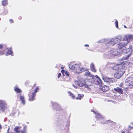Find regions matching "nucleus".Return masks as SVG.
I'll return each mask as SVG.
<instances>
[{
	"mask_svg": "<svg viewBox=\"0 0 133 133\" xmlns=\"http://www.w3.org/2000/svg\"><path fill=\"white\" fill-rule=\"evenodd\" d=\"M126 63L125 62H123L120 64H115L112 67V68L113 70L118 71L120 70V69H122V68H123V69H125L127 65Z\"/></svg>",
	"mask_w": 133,
	"mask_h": 133,
	"instance_id": "1",
	"label": "nucleus"
},
{
	"mask_svg": "<svg viewBox=\"0 0 133 133\" xmlns=\"http://www.w3.org/2000/svg\"><path fill=\"white\" fill-rule=\"evenodd\" d=\"M106 124H108V127L111 130H114L116 128L117 125L116 123L115 122L109 120H107L105 122Z\"/></svg>",
	"mask_w": 133,
	"mask_h": 133,
	"instance_id": "2",
	"label": "nucleus"
},
{
	"mask_svg": "<svg viewBox=\"0 0 133 133\" xmlns=\"http://www.w3.org/2000/svg\"><path fill=\"white\" fill-rule=\"evenodd\" d=\"M125 83L129 88H133V77H128L125 80Z\"/></svg>",
	"mask_w": 133,
	"mask_h": 133,
	"instance_id": "3",
	"label": "nucleus"
},
{
	"mask_svg": "<svg viewBox=\"0 0 133 133\" xmlns=\"http://www.w3.org/2000/svg\"><path fill=\"white\" fill-rule=\"evenodd\" d=\"M125 69H123L122 68V69H120L117 72H115L114 74V76L115 78L119 79L122 77L125 72Z\"/></svg>",
	"mask_w": 133,
	"mask_h": 133,
	"instance_id": "4",
	"label": "nucleus"
},
{
	"mask_svg": "<svg viewBox=\"0 0 133 133\" xmlns=\"http://www.w3.org/2000/svg\"><path fill=\"white\" fill-rule=\"evenodd\" d=\"M94 80V83L96 85H101L102 84V81L101 79L97 75L95 76V77L94 76L92 78Z\"/></svg>",
	"mask_w": 133,
	"mask_h": 133,
	"instance_id": "5",
	"label": "nucleus"
},
{
	"mask_svg": "<svg viewBox=\"0 0 133 133\" xmlns=\"http://www.w3.org/2000/svg\"><path fill=\"white\" fill-rule=\"evenodd\" d=\"M6 104L5 102L0 100V110L4 112L5 110Z\"/></svg>",
	"mask_w": 133,
	"mask_h": 133,
	"instance_id": "6",
	"label": "nucleus"
},
{
	"mask_svg": "<svg viewBox=\"0 0 133 133\" xmlns=\"http://www.w3.org/2000/svg\"><path fill=\"white\" fill-rule=\"evenodd\" d=\"M69 68L72 70L76 69V71H79L80 69V66L78 64H74L72 65H70Z\"/></svg>",
	"mask_w": 133,
	"mask_h": 133,
	"instance_id": "7",
	"label": "nucleus"
},
{
	"mask_svg": "<svg viewBox=\"0 0 133 133\" xmlns=\"http://www.w3.org/2000/svg\"><path fill=\"white\" fill-rule=\"evenodd\" d=\"M104 82L109 83L114 82H115V80L112 78L105 77L103 79Z\"/></svg>",
	"mask_w": 133,
	"mask_h": 133,
	"instance_id": "8",
	"label": "nucleus"
},
{
	"mask_svg": "<svg viewBox=\"0 0 133 133\" xmlns=\"http://www.w3.org/2000/svg\"><path fill=\"white\" fill-rule=\"evenodd\" d=\"M118 40L119 41V39H118L116 38L114 39L112 38L108 42V44L112 46H113L117 43L116 42L118 41Z\"/></svg>",
	"mask_w": 133,
	"mask_h": 133,
	"instance_id": "9",
	"label": "nucleus"
},
{
	"mask_svg": "<svg viewBox=\"0 0 133 133\" xmlns=\"http://www.w3.org/2000/svg\"><path fill=\"white\" fill-rule=\"evenodd\" d=\"M128 44V42L125 43L123 42L120 43L118 44V47L119 49H121L124 47H126L125 46H127Z\"/></svg>",
	"mask_w": 133,
	"mask_h": 133,
	"instance_id": "10",
	"label": "nucleus"
},
{
	"mask_svg": "<svg viewBox=\"0 0 133 133\" xmlns=\"http://www.w3.org/2000/svg\"><path fill=\"white\" fill-rule=\"evenodd\" d=\"M29 96V100L30 101H32L34 100L36 94H35L33 92L32 93L31 95H30V94L29 93L28 94Z\"/></svg>",
	"mask_w": 133,
	"mask_h": 133,
	"instance_id": "11",
	"label": "nucleus"
},
{
	"mask_svg": "<svg viewBox=\"0 0 133 133\" xmlns=\"http://www.w3.org/2000/svg\"><path fill=\"white\" fill-rule=\"evenodd\" d=\"M114 90L118 92L120 94H122L123 93V90L121 88L118 87H117L116 88H114Z\"/></svg>",
	"mask_w": 133,
	"mask_h": 133,
	"instance_id": "12",
	"label": "nucleus"
},
{
	"mask_svg": "<svg viewBox=\"0 0 133 133\" xmlns=\"http://www.w3.org/2000/svg\"><path fill=\"white\" fill-rule=\"evenodd\" d=\"M19 99L22 104L23 105H24L25 104V101L24 97L23 94V95L20 94L19 96Z\"/></svg>",
	"mask_w": 133,
	"mask_h": 133,
	"instance_id": "13",
	"label": "nucleus"
},
{
	"mask_svg": "<svg viewBox=\"0 0 133 133\" xmlns=\"http://www.w3.org/2000/svg\"><path fill=\"white\" fill-rule=\"evenodd\" d=\"M103 92H106L109 90V88L107 85H104L101 88Z\"/></svg>",
	"mask_w": 133,
	"mask_h": 133,
	"instance_id": "14",
	"label": "nucleus"
},
{
	"mask_svg": "<svg viewBox=\"0 0 133 133\" xmlns=\"http://www.w3.org/2000/svg\"><path fill=\"white\" fill-rule=\"evenodd\" d=\"M90 69L91 71L94 72H95L96 71V70L94 67V64L92 63L90 65Z\"/></svg>",
	"mask_w": 133,
	"mask_h": 133,
	"instance_id": "15",
	"label": "nucleus"
},
{
	"mask_svg": "<svg viewBox=\"0 0 133 133\" xmlns=\"http://www.w3.org/2000/svg\"><path fill=\"white\" fill-rule=\"evenodd\" d=\"M84 75L87 77H92V78L94 76V75H91L89 71H88L87 72H85L84 74Z\"/></svg>",
	"mask_w": 133,
	"mask_h": 133,
	"instance_id": "16",
	"label": "nucleus"
},
{
	"mask_svg": "<svg viewBox=\"0 0 133 133\" xmlns=\"http://www.w3.org/2000/svg\"><path fill=\"white\" fill-rule=\"evenodd\" d=\"M11 49V48H10V49L8 50L7 52L6 53L5 55L6 56H8L10 55L12 56L13 55V53Z\"/></svg>",
	"mask_w": 133,
	"mask_h": 133,
	"instance_id": "17",
	"label": "nucleus"
},
{
	"mask_svg": "<svg viewBox=\"0 0 133 133\" xmlns=\"http://www.w3.org/2000/svg\"><path fill=\"white\" fill-rule=\"evenodd\" d=\"M84 95L83 94H78V95L77 96L76 98V99L77 100H81L82 98L83 97Z\"/></svg>",
	"mask_w": 133,
	"mask_h": 133,
	"instance_id": "18",
	"label": "nucleus"
},
{
	"mask_svg": "<svg viewBox=\"0 0 133 133\" xmlns=\"http://www.w3.org/2000/svg\"><path fill=\"white\" fill-rule=\"evenodd\" d=\"M14 90L17 93H20L22 91L18 87H15L14 89Z\"/></svg>",
	"mask_w": 133,
	"mask_h": 133,
	"instance_id": "19",
	"label": "nucleus"
},
{
	"mask_svg": "<svg viewBox=\"0 0 133 133\" xmlns=\"http://www.w3.org/2000/svg\"><path fill=\"white\" fill-rule=\"evenodd\" d=\"M131 54L130 53L128 55H127L126 57H123L122 58V60H126V59H129V57L130 56H131Z\"/></svg>",
	"mask_w": 133,
	"mask_h": 133,
	"instance_id": "20",
	"label": "nucleus"
},
{
	"mask_svg": "<svg viewBox=\"0 0 133 133\" xmlns=\"http://www.w3.org/2000/svg\"><path fill=\"white\" fill-rule=\"evenodd\" d=\"M127 41H131L132 40V36L131 35H129L126 37Z\"/></svg>",
	"mask_w": 133,
	"mask_h": 133,
	"instance_id": "21",
	"label": "nucleus"
},
{
	"mask_svg": "<svg viewBox=\"0 0 133 133\" xmlns=\"http://www.w3.org/2000/svg\"><path fill=\"white\" fill-rule=\"evenodd\" d=\"M78 86L82 87L84 85V84L82 82L80 81H77Z\"/></svg>",
	"mask_w": 133,
	"mask_h": 133,
	"instance_id": "22",
	"label": "nucleus"
},
{
	"mask_svg": "<svg viewBox=\"0 0 133 133\" xmlns=\"http://www.w3.org/2000/svg\"><path fill=\"white\" fill-rule=\"evenodd\" d=\"M2 3L3 6L6 5L8 4L7 0H3L2 2Z\"/></svg>",
	"mask_w": 133,
	"mask_h": 133,
	"instance_id": "23",
	"label": "nucleus"
},
{
	"mask_svg": "<svg viewBox=\"0 0 133 133\" xmlns=\"http://www.w3.org/2000/svg\"><path fill=\"white\" fill-rule=\"evenodd\" d=\"M68 93L69 96H70L73 99H76L75 97V95L72 93L70 91H69L68 92Z\"/></svg>",
	"mask_w": 133,
	"mask_h": 133,
	"instance_id": "24",
	"label": "nucleus"
},
{
	"mask_svg": "<svg viewBox=\"0 0 133 133\" xmlns=\"http://www.w3.org/2000/svg\"><path fill=\"white\" fill-rule=\"evenodd\" d=\"M79 70H80V71H76V72L77 73H78V74H79V73H81L82 72L84 71V68H80Z\"/></svg>",
	"mask_w": 133,
	"mask_h": 133,
	"instance_id": "25",
	"label": "nucleus"
},
{
	"mask_svg": "<svg viewBox=\"0 0 133 133\" xmlns=\"http://www.w3.org/2000/svg\"><path fill=\"white\" fill-rule=\"evenodd\" d=\"M5 54L4 50H0V55H2Z\"/></svg>",
	"mask_w": 133,
	"mask_h": 133,
	"instance_id": "26",
	"label": "nucleus"
},
{
	"mask_svg": "<svg viewBox=\"0 0 133 133\" xmlns=\"http://www.w3.org/2000/svg\"><path fill=\"white\" fill-rule=\"evenodd\" d=\"M39 89V88L38 87H37L35 89V90L33 92V93H34L35 94L37 92Z\"/></svg>",
	"mask_w": 133,
	"mask_h": 133,
	"instance_id": "27",
	"label": "nucleus"
},
{
	"mask_svg": "<svg viewBox=\"0 0 133 133\" xmlns=\"http://www.w3.org/2000/svg\"><path fill=\"white\" fill-rule=\"evenodd\" d=\"M127 50H128V51L129 52L130 51L129 50V48H128L127 49H125L124 50H123V52L124 53H126V54H127V53H128V52H127Z\"/></svg>",
	"mask_w": 133,
	"mask_h": 133,
	"instance_id": "28",
	"label": "nucleus"
},
{
	"mask_svg": "<svg viewBox=\"0 0 133 133\" xmlns=\"http://www.w3.org/2000/svg\"><path fill=\"white\" fill-rule=\"evenodd\" d=\"M121 133H130V132L129 130H127L126 131H122Z\"/></svg>",
	"mask_w": 133,
	"mask_h": 133,
	"instance_id": "29",
	"label": "nucleus"
},
{
	"mask_svg": "<svg viewBox=\"0 0 133 133\" xmlns=\"http://www.w3.org/2000/svg\"><path fill=\"white\" fill-rule=\"evenodd\" d=\"M115 26L116 28H118V23L117 20H116L115 21Z\"/></svg>",
	"mask_w": 133,
	"mask_h": 133,
	"instance_id": "30",
	"label": "nucleus"
},
{
	"mask_svg": "<svg viewBox=\"0 0 133 133\" xmlns=\"http://www.w3.org/2000/svg\"><path fill=\"white\" fill-rule=\"evenodd\" d=\"M65 74L66 75L68 76V77L69 76V73L68 72L66 71H65Z\"/></svg>",
	"mask_w": 133,
	"mask_h": 133,
	"instance_id": "31",
	"label": "nucleus"
},
{
	"mask_svg": "<svg viewBox=\"0 0 133 133\" xmlns=\"http://www.w3.org/2000/svg\"><path fill=\"white\" fill-rule=\"evenodd\" d=\"M30 82L28 81H27L25 82V84L27 86L29 84Z\"/></svg>",
	"mask_w": 133,
	"mask_h": 133,
	"instance_id": "32",
	"label": "nucleus"
},
{
	"mask_svg": "<svg viewBox=\"0 0 133 133\" xmlns=\"http://www.w3.org/2000/svg\"><path fill=\"white\" fill-rule=\"evenodd\" d=\"M85 88H87L88 90H89L90 89L88 87V85H86L85 86Z\"/></svg>",
	"mask_w": 133,
	"mask_h": 133,
	"instance_id": "33",
	"label": "nucleus"
},
{
	"mask_svg": "<svg viewBox=\"0 0 133 133\" xmlns=\"http://www.w3.org/2000/svg\"><path fill=\"white\" fill-rule=\"evenodd\" d=\"M119 87H122L123 86V83H121L119 85Z\"/></svg>",
	"mask_w": 133,
	"mask_h": 133,
	"instance_id": "34",
	"label": "nucleus"
},
{
	"mask_svg": "<svg viewBox=\"0 0 133 133\" xmlns=\"http://www.w3.org/2000/svg\"><path fill=\"white\" fill-rule=\"evenodd\" d=\"M3 47V45L2 44H0V50Z\"/></svg>",
	"mask_w": 133,
	"mask_h": 133,
	"instance_id": "35",
	"label": "nucleus"
},
{
	"mask_svg": "<svg viewBox=\"0 0 133 133\" xmlns=\"http://www.w3.org/2000/svg\"><path fill=\"white\" fill-rule=\"evenodd\" d=\"M61 73H59L58 74L57 76V77L58 78H59L61 76Z\"/></svg>",
	"mask_w": 133,
	"mask_h": 133,
	"instance_id": "36",
	"label": "nucleus"
},
{
	"mask_svg": "<svg viewBox=\"0 0 133 133\" xmlns=\"http://www.w3.org/2000/svg\"><path fill=\"white\" fill-rule=\"evenodd\" d=\"M61 72L63 75L64 74L65 72V71L64 70H61Z\"/></svg>",
	"mask_w": 133,
	"mask_h": 133,
	"instance_id": "37",
	"label": "nucleus"
},
{
	"mask_svg": "<svg viewBox=\"0 0 133 133\" xmlns=\"http://www.w3.org/2000/svg\"><path fill=\"white\" fill-rule=\"evenodd\" d=\"M10 22L11 23H13L14 21L12 19H10L9 20Z\"/></svg>",
	"mask_w": 133,
	"mask_h": 133,
	"instance_id": "38",
	"label": "nucleus"
},
{
	"mask_svg": "<svg viewBox=\"0 0 133 133\" xmlns=\"http://www.w3.org/2000/svg\"><path fill=\"white\" fill-rule=\"evenodd\" d=\"M91 111L93 112L95 114H96V112L94 110H91Z\"/></svg>",
	"mask_w": 133,
	"mask_h": 133,
	"instance_id": "39",
	"label": "nucleus"
},
{
	"mask_svg": "<svg viewBox=\"0 0 133 133\" xmlns=\"http://www.w3.org/2000/svg\"><path fill=\"white\" fill-rule=\"evenodd\" d=\"M84 46L89 47V45L88 44H85L84 45Z\"/></svg>",
	"mask_w": 133,
	"mask_h": 133,
	"instance_id": "40",
	"label": "nucleus"
},
{
	"mask_svg": "<svg viewBox=\"0 0 133 133\" xmlns=\"http://www.w3.org/2000/svg\"><path fill=\"white\" fill-rule=\"evenodd\" d=\"M2 126L1 124L0 123V129H2Z\"/></svg>",
	"mask_w": 133,
	"mask_h": 133,
	"instance_id": "41",
	"label": "nucleus"
},
{
	"mask_svg": "<svg viewBox=\"0 0 133 133\" xmlns=\"http://www.w3.org/2000/svg\"><path fill=\"white\" fill-rule=\"evenodd\" d=\"M35 84H34L32 88H33L34 87H35Z\"/></svg>",
	"mask_w": 133,
	"mask_h": 133,
	"instance_id": "42",
	"label": "nucleus"
},
{
	"mask_svg": "<svg viewBox=\"0 0 133 133\" xmlns=\"http://www.w3.org/2000/svg\"><path fill=\"white\" fill-rule=\"evenodd\" d=\"M124 28H127L125 25H124Z\"/></svg>",
	"mask_w": 133,
	"mask_h": 133,
	"instance_id": "43",
	"label": "nucleus"
},
{
	"mask_svg": "<svg viewBox=\"0 0 133 133\" xmlns=\"http://www.w3.org/2000/svg\"><path fill=\"white\" fill-rule=\"evenodd\" d=\"M61 69H63L64 68V67L63 66H62L61 67Z\"/></svg>",
	"mask_w": 133,
	"mask_h": 133,
	"instance_id": "44",
	"label": "nucleus"
},
{
	"mask_svg": "<svg viewBox=\"0 0 133 133\" xmlns=\"http://www.w3.org/2000/svg\"><path fill=\"white\" fill-rule=\"evenodd\" d=\"M132 125H133V123H132Z\"/></svg>",
	"mask_w": 133,
	"mask_h": 133,
	"instance_id": "45",
	"label": "nucleus"
}]
</instances>
